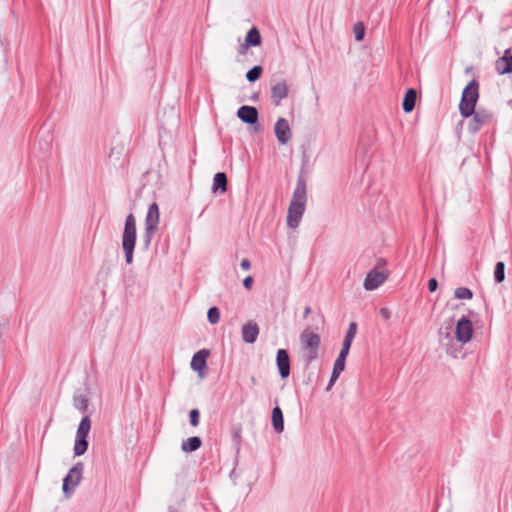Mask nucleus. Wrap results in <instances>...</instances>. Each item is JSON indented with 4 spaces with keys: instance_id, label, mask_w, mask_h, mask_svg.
I'll list each match as a JSON object with an SVG mask.
<instances>
[{
    "instance_id": "1",
    "label": "nucleus",
    "mask_w": 512,
    "mask_h": 512,
    "mask_svg": "<svg viewBox=\"0 0 512 512\" xmlns=\"http://www.w3.org/2000/svg\"><path fill=\"white\" fill-rule=\"evenodd\" d=\"M137 240L136 219L133 214H129L125 219L124 230L122 233V249L126 264L133 263L134 249Z\"/></svg>"
},
{
    "instance_id": "2",
    "label": "nucleus",
    "mask_w": 512,
    "mask_h": 512,
    "mask_svg": "<svg viewBox=\"0 0 512 512\" xmlns=\"http://www.w3.org/2000/svg\"><path fill=\"white\" fill-rule=\"evenodd\" d=\"M479 98V83L477 80H471L463 89L459 103V112L463 118H469L474 114L476 104Z\"/></svg>"
},
{
    "instance_id": "3",
    "label": "nucleus",
    "mask_w": 512,
    "mask_h": 512,
    "mask_svg": "<svg viewBox=\"0 0 512 512\" xmlns=\"http://www.w3.org/2000/svg\"><path fill=\"white\" fill-rule=\"evenodd\" d=\"M300 340L304 350L303 359L306 365H309L318 358L320 336L306 329L301 333Z\"/></svg>"
},
{
    "instance_id": "4",
    "label": "nucleus",
    "mask_w": 512,
    "mask_h": 512,
    "mask_svg": "<svg viewBox=\"0 0 512 512\" xmlns=\"http://www.w3.org/2000/svg\"><path fill=\"white\" fill-rule=\"evenodd\" d=\"M160 220L159 207L157 203H152L148 207L145 218V231L143 234V247L148 249L150 247L153 236L158 228Z\"/></svg>"
},
{
    "instance_id": "5",
    "label": "nucleus",
    "mask_w": 512,
    "mask_h": 512,
    "mask_svg": "<svg viewBox=\"0 0 512 512\" xmlns=\"http://www.w3.org/2000/svg\"><path fill=\"white\" fill-rule=\"evenodd\" d=\"M160 220L159 207L157 203H152L148 207L145 218V231L143 234V247L148 249L150 247L153 236L158 228Z\"/></svg>"
},
{
    "instance_id": "6",
    "label": "nucleus",
    "mask_w": 512,
    "mask_h": 512,
    "mask_svg": "<svg viewBox=\"0 0 512 512\" xmlns=\"http://www.w3.org/2000/svg\"><path fill=\"white\" fill-rule=\"evenodd\" d=\"M84 471L82 462H77L63 479L62 490L66 498H70L75 488L80 484Z\"/></svg>"
},
{
    "instance_id": "7",
    "label": "nucleus",
    "mask_w": 512,
    "mask_h": 512,
    "mask_svg": "<svg viewBox=\"0 0 512 512\" xmlns=\"http://www.w3.org/2000/svg\"><path fill=\"white\" fill-rule=\"evenodd\" d=\"M493 116V113L489 110L483 108L475 109L474 114L470 116L468 131L473 134L477 133L484 125L492 121Z\"/></svg>"
},
{
    "instance_id": "8",
    "label": "nucleus",
    "mask_w": 512,
    "mask_h": 512,
    "mask_svg": "<svg viewBox=\"0 0 512 512\" xmlns=\"http://www.w3.org/2000/svg\"><path fill=\"white\" fill-rule=\"evenodd\" d=\"M455 334L456 339L463 344L471 340L473 335V325L468 317L463 316L457 321Z\"/></svg>"
},
{
    "instance_id": "9",
    "label": "nucleus",
    "mask_w": 512,
    "mask_h": 512,
    "mask_svg": "<svg viewBox=\"0 0 512 512\" xmlns=\"http://www.w3.org/2000/svg\"><path fill=\"white\" fill-rule=\"evenodd\" d=\"M290 92V84L283 79L275 82L271 87V99L275 106H279L281 101L288 97Z\"/></svg>"
},
{
    "instance_id": "10",
    "label": "nucleus",
    "mask_w": 512,
    "mask_h": 512,
    "mask_svg": "<svg viewBox=\"0 0 512 512\" xmlns=\"http://www.w3.org/2000/svg\"><path fill=\"white\" fill-rule=\"evenodd\" d=\"M274 132L278 142L282 145L287 144L291 137V129L285 118H279L274 125Z\"/></svg>"
},
{
    "instance_id": "11",
    "label": "nucleus",
    "mask_w": 512,
    "mask_h": 512,
    "mask_svg": "<svg viewBox=\"0 0 512 512\" xmlns=\"http://www.w3.org/2000/svg\"><path fill=\"white\" fill-rule=\"evenodd\" d=\"M307 202V187L306 181L303 177H299L297 180L296 188L293 192L290 205H300V207H306Z\"/></svg>"
},
{
    "instance_id": "12",
    "label": "nucleus",
    "mask_w": 512,
    "mask_h": 512,
    "mask_svg": "<svg viewBox=\"0 0 512 512\" xmlns=\"http://www.w3.org/2000/svg\"><path fill=\"white\" fill-rule=\"evenodd\" d=\"M387 278V273L373 269L368 272L364 280V288L367 291L377 289Z\"/></svg>"
},
{
    "instance_id": "13",
    "label": "nucleus",
    "mask_w": 512,
    "mask_h": 512,
    "mask_svg": "<svg viewBox=\"0 0 512 512\" xmlns=\"http://www.w3.org/2000/svg\"><path fill=\"white\" fill-rule=\"evenodd\" d=\"M126 149L123 143L113 145L108 154V160L114 167H122L125 163Z\"/></svg>"
},
{
    "instance_id": "14",
    "label": "nucleus",
    "mask_w": 512,
    "mask_h": 512,
    "mask_svg": "<svg viewBox=\"0 0 512 512\" xmlns=\"http://www.w3.org/2000/svg\"><path fill=\"white\" fill-rule=\"evenodd\" d=\"M259 335V326L255 321H248L242 326L241 336L242 340L247 344L256 342Z\"/></svg>"
},
{
    "instance_id": "15",
    "label": "nucleus",
    "mask_w": 512,
    "mask_h": 512,
    "mask_svg": "<svg viewBox=\"0 0 512 512\" xmlns=\"http://www.w3.org/2000/svg\"><path fill=\"white\" fill-rule=\"evenodd\" d=\"M276 363L281 378H287L290 375V357L285 349L277 351Z\"/></svg>"
},
{
    "instance_id": "16",
    "label": "nucleus",
    "mask_w": 512,
    "mask_h": 512,
    "mask_svg": "<svg viewBox=\"0 0 512 512\" xmlns=\"http://www.w3.org/2000/svg\"><path fill=\"white\" fill-rule=\"evenodd\" d=\"M237 117L242 122L253 125L258 122L259 113L255 107L243 105L238 109Z\"/></svg>"
},
{
    "instance_id": "17",
    "label": "nucleus",
    "mask_w": 512,
    "mask_h": 512,
    "mask_svg": "<svg viewBox=\"0 0 512 512\" xmlns=\"http://www.w3.org/2000/svg\"><path fill=\"white\" fill-rule=\"evenodd\" d=\"M495 69L500 75L512 73V53L511 49H506L502 57L495 63Z\"/></svg>"
},
{
    "instance_id": "18",
    "label": "nucleus",
    "mask_w": 512,
    "mask_h": 512,
    "mask_svg": "<svg viewBox=\"0 0 512 512\" xmlns=\"http://www.w3.org/2000/svg\"><path fill=\"white\" fill-rule=\"evenodd\" d=\"M356 332H357V323L351 322L349 324L348 330L345 334V337H344V340L342 343V348H341L338 356L347 357V355L349 354L350 348H351V344L355 338Z\"/></svg>"
},
{
    "instance_id": "19",
    "label": "nucleus",
    "mask_w": 512,
    "mask_h": 512,
    "mask_svg": "<svg viewBox=\"0 0 512 512\" xmlns=\"http://www.w3.org/2000/svg\"><path fill=\"white\" fill-rule=\"evenodd\" d=\"M304 212L305 208L300 207V205H289L287 214V225L290 228H297L300 224Z\"/></svg>"
},
{
    "instance_id": "20",
    "label": "nucleus",
    "mask_w": 512,
    "mask_h": 512,
    "mask_svg": "<svg viewBox=\"0 0 512 512\" xmlns=\"http://www.w3.org/2000/svg\"><path fill=\"white\" fill-rule=\"evenodd\" d=\"M209 356V351L206 349L199 350L196 352L191 360V368L194 371L202 373L204 368L206 367V359Z\"/></svg>"
},
{
    "instance_id": "21",
    "label": "nucleus",
    "mask_w": 512,
    "mask_h": 512,
    "mask_svg": "<svg viewBox=\"0 0 512 512\" xmlns=\"http://www.w3.org/2000/svg\"><path fill=\"white\" fill-rule=\"evenodd\" d=\"M261 42L262 38L258 28L252 27L246 34L244 43L241 45V48L256 47L259 46Z\"/></svg>"
},
{
    "instance_id": "22",
    "label": "nucleus",
    "mask_w": 512,
    "mask_h": 512,
    "mask_svg": "<svg viewBox=\"0 0 512 512\" xmlns=\"http://www.w3.org/2000/svg\"><path fill=\"white\" fill-rule=\"evenodd\" d=\"M220 191L224 193L227 191V176L224 172H218L214 175L212 192L217 193Z\"/></svg>"
},
{
    "instance_id": "23",
    "label": "nucleus",
    "mask_w": 512,
    "mask_h": 512,
    "mask_svg": "<svg viewBox=\"0 0 512 512\" xmlns=\"http://www.w3.org/2000/svg\"><path fill=\"white\" fill-rule=\"evenodd\" d=\"M417 93L413 88H410L406 91L402 102V108L404 112L409 113L413 111L416 103Z\"/></svg>"
},
{
    "instance_id": "24",
    "label": "nucleus",
    "mask_w": 512,
    "mask_h": 512,
    "mask_svg": "<svg viewBox=\"0 0 512 512\" xmlns=\"http://www.w3.org/2000/svg\"><path fill=\"white\" fill-rule=\"evenodd\" d=\"M272 425L277 433H281L284 430V418L282 410L279 406H276L272 410Z\"/></svg>"
},
{
    "instance_id": "25",
    "label": "nucleus",
    "mask_w": 512,
    "mask_h": 512,
    "mask_svg": "<svg viewBox=\"0 0 512 512\" xmlns=\"http://www.w3.org/2000/svg\"><path fill=\"white\" fill-rule=\"evenodd\" d=\"M202 441L198 436H192L184 440L181 444V449L186 452H194L201 447Z\"/></svg>"
},
{
    "instance_id": "26",
    "label": "nucleus",
    "mask_w": 512,
    "mask_h": 512,
    "mask_svg": "<svg viewBox=\"0 0 512 512\" xmlns=\"http://www.w3.org/2000/svg\"><path fill=\"white\" fill-rule=\"evenodd\" d=\"M91 430V420L88 415H85L78 426L77 432H76V438H83L87 439L88 434Z\"/></svg>"
},
{
    "instance_id": "27",
    "label": "nucleus",
    "mask_w": 512,
    "mask_h": 512,
    "mask_svg": "<svg viewBox=\"0 0 512 512\" xmlns=\"http://www.w3.org/2000/svg\"><path fill=\"white\" fill-rule=\"evenodd\" d=\"M91 430V420L88 415H85L78 426L77 432H76V438H83L87 439L88 434Z\"/></svg>"
},
{
    "instance_id": "28",
    "label": "nucleus",
    "mask_w": 512,
    "mask_h": 512,
    "mask_svg": "<svg viewBox=\"0 0 512 512\" xmlns=\"http://www.w3.org/2000/svg\"><path fill=\"white\" fill-rule=\"evenodd\" d=\"M73 406L80 412H86L88 409V398L82 393H75L73 396Z\"/></svg>"
},
{
    "instance_id": "29",
    "label": "nucleus",
    "mask_w": 512,
    "mask_h": 512,
    "mask_svg": "<svg viewBox=\"0 0 512 512\" xmlns=\"http://www.w3.org/2000/svg\"><path fill=\"white\" fill-rule=\"evenodd\" d=\"M88 449V440L83 438H76L74 443L75 456L83 455Z\"/></svg>"
},
{
    "instance_id": "30",
    "label": "nucleus",
    "mask_w": 512,
    "mask_h": 512,
    "mask_svg": "<svg viewBox=\"0 0 512 512\" xmlns=\"http://www.w3.org/2000/svg\"><path fill=\"white\" fill-rule=\"evenodd\" d=\"M505 279V264L499 261L495 265L494 269V280L496 283H502Z\"/></svg>"
},
{
    "instance_id": "31",
    "label": "nucleus",
    "mask_w": 512,
    "mask_h": 512,
    "mask_svg": "<svg viewBox=\"0 0 512 512\" xmlns=\"http://www.w3.org/2000/svg\"><path fill=\"white\" fill-rule=\"evenodd\" d=\"M262 71H263L262 67L259 65H256V66L252 67L250 70H248V72L246 73V79L249 82H255L260 78Z\"/></svg>"
},
{
    "instance_id": "32",
    "label": "nucleus",
    "mask_w": 512,
    "mask_h": 512,
    "mask_svg": "<svg viewBox=\"0 0 512 512\" xmlns=\"http://www.w3.org/2000/svg\"><path fill=\"white\" fill-rule=\"evenodd\" d=\"M454 295L457 299H471L473 297L472 291L466 287H459L455 289Z\"/></svg>"
},
{
    "instance_id": "33",
    "label": "nucleus",
    "mask_w": 512,
    "mask_h": 512,
    "mask_svg": "<svg viewBox=\"0 0 512 512\" xmlns=\"http://www.w3.org/2000/svg\"><path fill=\"white\" fill-rule=\"evenodd\" d=\"M207 318H208V321L211 323V324H217L220 320V311L217 307L213 306L211 308H209L208 312H207Z\"/></svg>"
},
{
    "instance_id": "34",
    "label": "nucleus",
    "mask_w": 512,
    "mask_h": 512,
    "mask_svg": "<svg viewBox=\"0 0 512 512\" xmlns=\"http://www.w3.org/2000/svg\"><path fill=\"white\" fill-rule=\"evenodd\" d=\"M345 360L346 357L338 356L334 362L333 371L341 374L345 369Z\"/></svg>"
},
{
    "instance_id": "35",
    "label": "nucleus",
    "mask_w": 512,
    "mask_h": 512,
    "mask_svg": "<svg viewBox=\"0 0 512 512\" xmlns=\"http://www.w3.org/2000/svg\"><path fill=\"white\" fill-rule=\"evenodd\" d=\"M200 412L198 409H192L189 412L190 424L196 427L199 424Z\"/></svg>"
},
{
    "instance_id": "36",
    "label": "nucleus",
    "mask_w": 512,
    "mask_h": 512,
    "mask_svg": "<svg viewBox=\"0 0 512 512\" xmlns=\"http://www.w3.org/2000/svg\"><path fill=\"white\" fill-rule=\"evenodd\" d=\"M354 34L357 41H361L364 38L365 29L360 23L354 25Z\"/></svg>"
},
{
    "instance_id": "37",
    "label": "nucleus",
    "mask_w": 512,
    "mask_h": 512,
    "mask_svg": "<svg viewBox=\"0 0 512 512\" xmlns=\"http://www.w3.org/2000/svg\"><path fill=\"white\" fill-rule=\"evenodd\" d=\"M340 376V373H337L335 371H332V374H331V377H330V380H329V383L326 387V391H329L333 385L335 384V382L337 381V379L339 378Z\"/></svg>"
},
{
    "instance_id": "38",
    "label": "nucleus",
    "mask_w": 512,
    "mask_h": 512,
    "mask_svg": "<svg viewBox=\"0 0 512 512\" xmlns=\"http://www.w3.org/2000/svg\"><path fill=\"white\" fill-rule=\"evenodd\" d=\"M438 287V282L435 278H431L429 281H428V290L430 292H434L436 291Z\"/></svg>"
},
{
    "instance_id": "39",
    "label": "nucleus",
    "mask_w": 512,
    "mask_h": 512,
    "mask_svg": "<svg viewBox=\"0 0 512 512\" xmlns=\"http://www.w3.org/2000/svg\"><path fill=\"white\" fill-rule=\"evenodd\" d=\"M253 277L252 276H247L244 280H243V286L246 288V289H251L252 285H253Z\"/></svg>"
},
{
    "instance_id": "40",
    "label": "nucleus",
    "mask_w": 512,
    "mask_h": 512,
    "mask_svg": "<svg viewBox=\"0 0 512 512\" xmlns=\"http://www.w3.org/2000/svg\"><path fill=\"white\" fill-rule=\"evenodd\" d=\"M240 266L244 270H249L251 267V263L248 259L245 258V259H242Z\"/></svg>"
},
{
    "instance_id": "41",
    "label": "nucleus",
    "mask_w": 512,
    "mask_h": 512,
    "mask_svg": "<svg viewBox=\"0 0 512 512\" xmlns=\"http://www.w3.org/2000/svg\"><path fill=\"white\" fill-rule=\"evenodd\" d=\"M380 314L386 320L390 318V311L387 308H381L380 309Z\"/></svg>"
},
{
    "instance_id": "42",
    "label": "nucleus",
    "mask_w": 512,
    "mask_h": 512,
    "mask_svg": "<svg viewBox=\"0 0 512 512\" xmlns=\"http://www.w3.org/2000/svg\"><path fill=\"white\" fill-rule=\"evenodd\" d=\"M311 313V308L309 306H306L304 308L303 317L307 318V316Z\"/></svg>"
},
{
    "instance_id": "43",
    "label": "nucleus",
    "mask_w": 512,
    "mask_h": 512,
    "mask_svg": "<svg viewBox=\"0 0 512 512\" xmlns=\"http://www.w3.org/2000/svg\"><path fill=\"white\" fill-rule=\"evenodd\" d=\"M168 512H179V511L176 508L171 506L168 508Z\"/></svg>"
},
{
    "instance_id": "44",
    "label": "nucleus",
    "mask_w": 512,
    "mask_h": 512,
    "mask_svg": "<svg viewBox=\"0 0 512 512\" xmlns=\"http://www.w3.org/2000/svg\"><path fill=\"white\" fill-rule=\"evenodd\" d=\"M246 49H247V48H241V47H240V48H239V53H240V54H244V53L246 52Z\"/></svg>"
},
{
    "instance_id": "45",
    "label": "nucleus",
    "mask_w": 512,
    "mask_h": 512,
    "mask_svg": "<svg viewBox=\"0 0 512 512\" xmlns=\"http://www.w3.org/2000/svg\"><path fill=\"white\" fill-rule=\"evenodd\" d=\"M251 383H253V384H255V383H256V379H255V377H252V378H251Z\"/></svg>"
},
{
    "instance_id": "46",
    "label": "nucleus",
    "mask_w": 512,
    "mask_h": 512,
    "mask_svg": "<svg viewBox=\"0 0 512 512\" xmlns=\"http://www.w3.org/2000/svg\"><path fill=\"white\" fill-rule=\"evenodd\" d=\"M257 97H258V95H257V94H254V95L252 96V99H253V100H256V99H257Z\"/></svg>"
},
{
    "instance_id": "47",
    "label": "nucleus",
    "mask_w": 512,
    "mask_h": 512,
    "mask_svg": "<svg viewBox=\"0 0 512 512\" xmlns=\"http://www.w3.org/2000/svg\"><path fill=\"white\" fill-rule=\"evenodd\" d=\"M510 104L512 105V101H510Z\"/></svg>"
}]
</instances>
